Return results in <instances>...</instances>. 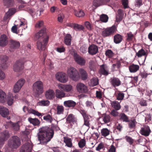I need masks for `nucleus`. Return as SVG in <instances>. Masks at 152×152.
Instances as JSON below:
<instances>
[{
    "mask_svg": "<svg viewBox=\"0 0 152 152\" xmlns=\"http://www.w3.org/2000/svg\"><path fill=\"white\" fill-rule=\"evenodd\" d=\"M54 134L53 130L48 126L43 127L39 129L37 133L38 140L40 141L47 143L53 138Z\"/></svg>",
    "mask_w": 152,
    "mask_h": 152,
    "instance_id": "f257e3e1",
    "label": "nucleus"
},
{
    "mask_svg": "<svg viewBox=\"0 0 152 152\" xmlns=\"http://www.w3.org/2000/svg\"><path fill=\"white\" fill-rule=\"evenodd\" d=\"M35 38L38 39L37 42V47L40 50H44L48 42L49 36L46 32V28H43L37 33Z\"/></svg>",
    "mask_w": 152,
    "mask_h": 152,
    "instance_id": "f03ea898",
    "label": "nucleus"
},
{
    "mask_svg": "<svg viewBox=\"0 0 152 152\" xmlns=\"http://www.w3.org/2000/svg\"><path fill=\"white\" fill-rule=\"evenodd\" d=\"M32 88L33 94L35 97H38L43 92V85L41 81L35 82L33 85Z\"/></svg>",
    "mask_w": 152,
    "mask_h": 152,
    "instance_id": "7ed1b4c3",
    "label": "nucleus"
},
{
    "mask_svg": "<svg viewBox=\"0 0 152 152\" xmlns=\"http://www.w3.org/2000/svg\"><path fill=\"white\" fill-rule=\"evenodd\" d=\"M67 74L69 77L73 80L77 81L80 78L78 71L75 68L70 67L67 69Z\"/></svg>",
    "mask_w": 152,
    "mask_h": 152,
    "instance_id": "20e7f679",
    "label": "nucleus"
},
{
    "mask_svg": "<svg viewBox=\"0 0 152 152\" xmlns=\"http://www.w3.org/2000/svg\"><path fill=\"white\" fill-rule=\"evenodd\" d=\"M8 146L12 149H16L18 148L21 144L20 138L18 136H12L8 141Z\"/></svg>",
    "mask_w": 152,
    "mask_h": 152,
    "instance_id": "39448f33",
    "label": "nucleus"
},
{
    "mask_svg": "<svg viewBox=\"0 0 152 152\" xmlns=\"http://www.w3.org/2000/svg\"><path fill=\"white\" fill-rule=\"evenodd\" d=\"M117 31V28L115 25L104 29L102 32V35L104 37H110L114 35Z\"/></svg>",
    "mask_w": 152,
    "mask_h": 152,
    "instance_id": "423d86ee",
    "label": "nucleus"
},
{
    "mask_svg": "<svg viewBox=\"0 0 152 152\" xmlns=\"http://www.w3.org/2000/svg\"><path fill=\"white\" fill-rule=\"evenodd\" d=\"M25 61L22 59H20L16 61L13 66V70L16 72L22 70L24 67V64Z\"/></svg>",
    "mask_w": 152,
    "mask_h": 152,
    "instance_id": "0eeeda50",
    "label": "nucleus"
},
{
    "mask_svg": "<svg viewBox=\"0 0 152 152\" xmlns=\"http://www.w3.org/2000/svg\"><path fill=\"white\" fill-rule=\"evenodd\" d=\"M56 78L59 81L62 83H66L68 80V77L65 73L59 72L56 75Z\"/></svg>",
    "mask_w": 152,
    "mask_h": 152,
    "instance_id": "6e6552de",
    "label": "nucleus"
},
{
    "mask_svg": "<svg viewBox=\"0 0 152 152\" xmlns=\"http://www.w3.org/2000/svg\"><path fill=\"white\" fill-rule=\"evenodd\" d=\"M25 82V80L23 79H21L18 80L15 83L13 88L15 93L18 92Z\"/></svg>",
    "mask_w": 152,
    "mask_h": 152,
    "instance_id": "1a4fd4ad",
    "label": "nucleus"
},
{
    "mask_svg": "<svg viewBox=\"0 0 152 152\" xmlns=\"http://www.w3.org/2000/svg\"><path fill=\"white\" fill-rule=\"evenodd\" d=\"M9 137L7 131H5L0 134V148L4 144V141L7 140Z\"/></svg>",
    "mask_w": 152,
    "mask_h": 152,
    "instance_id": "9d476101",
    "label": "nucleus"
},
{
    "mask_svg": "<svg viewBox=\"0 0 152 152\" xmlns=\"http://www.w3.org/2000/svg\"><path fill=\"white\" fill-rule=\"evenodd\" d=\"M74 57L75 60L77 64L81 66L85 65L86 62L85 60L78 54L75 53L74 54Z\"/></svg>",
    "mask_w": 152,
    "mask_h": 152,
    "instance_id": "9b49d317",
    "label": "nucleus"
},
{
    "mask_svg": "<svg viewBox=\"0 0 152 152\" xmlns=\"http://www.w3.org/2000/svg\"><path fill=\"white\" fill-rule=\"evenodd\" d=\"M151 132L149 126L147 125H144L141 128L140 131V133L142 135L148 136Z\"/></svg>",
    "mask_w": 152,
    "mask_h": 152,
    "instance_id": "f8f14e48",
    "label": "nucleus"
},
{
    "mask_svg": "<svg viewBox=\"0 0 152 152\" xmlns=\"http://www.w3.org/2000/svg\"><path fill=\"white\" fill-rule=\"evenodd\" d=\"M76 87L77 91L80 93H86L88 91L87 86L84 84L81 83H78Z\"/></svg>",
    "mask_w": 152,
    "mask_h": 152,
    "instance_id": "ddd939ff",
    "label": "nucleus"
},
{
    "mask_svg": "<svg viewBox=\"0 0 152 152\" xmlns=\"http://www.w3.org/2000/svg\"><path fill=\"white\" fill-rule=\"evenodd\" d=\"M110 82L111 84L114 87L118 86L121 85V82L118 77H111Z\"/></svg>",
    "mask_w": 152,
    "mask_h": 152,
    "instance_id": "4468645a",
    "label": "nucleus"
},
{
    "mask_svg": "<svg viewBox=\"0 0 152 152\" xmlns=\"http://www.w3.org/2000/svg\"><path fill=\"white\" fill-rule=\"evenodd\" d=\"M98 47L94 44H91L88 48V52L91 55H95L98 53Z\"/></svg>",
    "mask_w": 152,
    "mask_h": 152,
    "instance_id": "2eb2a0df",
    "label": "nucleus"
},
{
    "mask_svg": "<svg viewBox=\"0 0 152 152\" xmlns=\"http://www.w3.org/2000/svg\"><path fill=\"white\" fill-rule=\"evenodd\" d=\"M8 42L7 37L4 34L1 35L0 37V46L4 47L8 44Z\"/></svg>",
    "mask_w": 152,
    "mask_h": 152,
    "instance_id": "dca6fc26",
    "label": "nucleus"
},
{
    "mask_svg": "<svg viewBox=\"0 0 152 152\" xmlns=\"http://www.w3.org/2000/svg\"><path fill=\"white\" fill-rule=\"evenodd\" d=\"M1 60V66L3 69H5L8 66V64L7 61L8 59V57L6 56H3L0 57Z\"/></svg>",
    "mask_w": 152,
    "mask_h": 152,
    "instance_id": "f3484780",
    "label": "nucleus"
},
{
    "mask_svg": "<svg viewBox=\"0 0 152 152\" xmlns=\"http://www.w3.org/2000/svg\"><path fill=\"white\" fill-rule=\"evenodd\" d=\"M32 147V145L30 143H26L23 145L20 152H31Z\"/></svg>",
    "mask_w": 152,
    "mask_h": 152,
    "instance_id": "a211bd4d",
    "label": "nucleus"
},
{
    "mask_svg": "<svg viewBox=\"0 0 152 152\" xmlns=\"http://www.w3.org/2000/svg\"><path fill=\"white\" fill-rule=\"evenodd\" d=\"M99 72L100 74L105 76H107L109 74L107 67L104 64H102L100 66Z\"/></svg>",
    "mask_w": 152,
    "mask_h": 152,
    "instance_id": "6ab92c4d",
    "label": "nucleus"
},
{
    "mask_svg": "<svg viewBox=\"0 0 152 152\" xmlns=\"http://www.w3.org/2000/svg\"><path fill=\"white\" fill-rule=\"evenodd\" d=\"M100 121L99 123L101 124L107 123L110 122V117L107 115H105L100 118Z\"/></svg>",
    "mask_w": 152,
    "mask_h": 152,
    "instance_id": "aec40b11",
    "label": "nucleus"
},
{
    "mask_svg": "<svg viewBox=\"0 0 152 152\" xmlns=\"http://www.w3.org/2000/svg\"><path fill=\"white\" fill-rule=\"evenodd\" d=\"M9 113V111L7 108L3 106H0V114L2 116L6 117Z\"/></svg>",
    "mask_w": 152,
    "mask_h": 152,
    "instance_id": "412c9836",
    "label": "nucleus"
},
{
    "mask_svg": "<svg viewBox=\"0 0 152 152\" xmlns=\"http://www.w3.org/2000/svg\"><path fill=\"white\" fill-rule=\"evenodd\" d=\"M79 71L82 79L84 80H86L88 78V75L86 70L82 68H80L79 69Z\"/></svg>",
    "mask_w": 152,
    "mask_h": 152,
    "instance_id": "4be33fe9",
    "label": "nucleus"
},
{
    "mask_svg": "<svg viewBox=\"0 0 152 152\" xmlns=\"http://www.w3.org/2000/svg\"><path fill=\"white\" fill-rule=\"evenodd\" d=\"M77 104L75 101L72 100H69L65 101L64 102V105L69 107H74Z\"/></svg>",
    "mask_w": 152,
    "mask_h": 152,
    "instance_id": "5701e85b",
    "label": "nucleus"
},
{
    "mask_svg": "<svg viewBox=\"0 0 152 152\" xmlns=\"http://www.w3.org/2000/svg\"><path fill=\"white\" fill-rule=\"evenodd\" d=\"M66 120V121L69 123H76L77 121L76 117L72 114H70L68 115Z\"/></svg>",
    "mask_w": 152,
    "mask_h": 152,
    "instance_id": "b1692460",
    "label": "nucleus"
},
{
    "mask_svg": "<svg viewBox=\"0 0 152 152\" xmlns=\"http://www.w3.org/2000/svg\"><path fill=\"white\" fill-rule=\"evenodd\" d=\"M46 98L48 99H53L55 97V93L54 91L51 89H49L45 93Z\"/></svg>",
    "mask_w": 152,
    "mask_h": 152,
    "instance_id": "393cba45",
    "label": "nucleus"
},
{
    "mask_svg": "<svg viewBox=\"0 0 152 152\" xmlns=\"http://www.w3.org/2000/svg\"><path fill=\"white\" fill-rule=\"evenodd\" d=\"M59 88L62 89L64 91L69 92L72 89V86L71 85H64L61 84L58 86Z\"/></svg>",
    "mask_w": 152,
    "mask_h": 152,
    "instance_id": "a878e982",
    "label": "nucleus"
},
{
    "mask_svg": "<svg viewBox=\"0 0 152 152\" xmlns=\"http://www.w3.org/2000/svg\"><path fill=\"white\" fill-rule=\"evenodd\" d=\"M140 68L139 65L132 64L129 66V71L131 73H134L138 71Z\"/></svg>",
    "mask_w": 152,
    "mask_h": 152,
    "instance_id": "bb28decb",
    "label": "nucleus"
},
{
    "mask_svg": "<svg viewBox=\"0 0 152 152\" xmlns=\"http://www.w3.org/2000/svg\"><path fill=\"white\" fill-rule=\"evenodd\" d=\"M10 47L11 48L16 49L18 48L20 46V43L19 42L13 40H11L10 41Z\"/></svg>",
    "mask_w": 152,
    "mask_h": 152,
    "instance_id": "cd10ccee",
    "label": "nucleus"
},
{
    "mask_svg": "<svg viewBox=\"0 0 152 152\" xmlns=\"http://www.w3.org/2000/svg\"><path fill=\"white\" fill-rule=\"evenodd\" d=\"M72 38V36L70 34H66L64 38V43L66 45L68 46L71 45Z\"/></svg>",
    "mask_w": 152,
    "mask_h": 152,
    "instance_id": "c85d7f7f",
    "label": "nucleus"
},
{
    "mask_svg": "<svg viewBox=\"0 0 152 152\" xmlns=\"http://www.w3.org/2000/svg\"><path fill=\"white\" fill-rule=\"evenodd\" d=\"M28 119L29 122L34 126H39L40 124L39 121L37 118H28Z\"/></svg>",
    "mask_w": 152,
    "mask_h": 152,
    "instance_id": "c756f323",
    "label": "nucleus"
},
{
    "mask_svg": "<svg viewBox=\"0 0 152 152\" xmlns=\"http://www.w3.org/2000/svg\"><path fill=\"white\" fill-rule=\"evenodd\" d=\"M64 142L66 144V145L69 148L72 146V140L71 138L68 137H64Z\"/></svg>",
    "mask_w": 152,
    "mask_h": 152,
    "instance_id": "7c9ffc66",
    "label": "nucleus"
},
{
    "mask_svg": "<svg viewBox=\"0 0 152 152\" xmlns=\"http://www.w3.org/2000/svg\"><path fill=\"white\" fill-rule=\"evenodd\" d=\"M122 39V36L121 35L117 34L114 37V42L116 44H118L121 42Z\"/></svg>",
    "mask_w": 152,
    "mask_h": 152,
    "instance_id": "2f4dec72",
    "label": "nucleus"
},
{
    "mask_svg": "<svg viewBox=\"0 0 152 152\" xmlns=\"http://www.w3.org/2000/svg\"><path fill=\"white\" fill-rule=\"evenodd\" d=\"M4 5L7 7H12L14 3V0H3Z\"/></svg>",
    "mask_w": 152,
    "mask_h": 152,
    "instance_id": "473e14b6",
    "label": "nucleus"
},
{
    "mask_svg": "<svg viewBox=\"0 0 152 152\" xmlns=\"http://www.w3.org/2000/svg\"><path fill=\"white\" fill-rule=\"evenodd\" d=\"M112 107L116 110H119L121 108V105L117 101H114L111 103Z\"/></svg>",
    "mask_w": 152,
    "mask_h": 152,
    "instance_id": "72a5a7b5",
    "label": "nucleus"
},
{
    "mask_svg": "<svg viewBox=\"0 0 152 152\" xmlns=\"http://www.w3.org/2000/svg\"><path fill=\"white\" fill-rule=\"evenodd\" d=\"M118 14L116 17V20L121 21L123 18L124 15V12L122 10L119 9L118 11Z\"/></svg>",
    "mask_w": 152,
    "mask_h": 152,
    "instance_id": "f704fd0d",
    "label": "nucleus"
},
{
    "mask_svg": "<svg viewBox=\"0 0 152 152\" xmlns=\"http://www.w3.org/2000/svg\"><path fill=\"white\" fill-rule=\"evenodd\" d=\"M56 111V114L57 115L63 114L64 111V107L62 105H57Z\"/></svg>",
    "mask_w": 152,
    "mask_h": 152,
    "instance_id": "c9c22d12",
    "label": "nucleus"
},
{
    "mask_svg": "<svg viewBox=\"0 0 152 152\" xmlns=\"http://www.w3.org/2000/svg\"><path fill=\"white\" fill-rule=\"evenodd\" d=\"M56 96L57 98L61 99L62 98L64 97L65 96V93L59 90H56Z\"/></svg>",
    "mask_w": 152,
    "mask_h": 152,
    "instance_id": "e433bc0d",
    "label": "nucleus"
},
{
    "mask_svg": "<svg viewBox=\"0 0 152 152\" xmlns=\"http://www.w3.org/2000/svg\"><path fill=\"white\" fill-rule=\"evenodd\" d=\"M73 13L76 16L78 17H83L85 15V13L82 10H79L78 11H77L75 10Z\"/></svg>",
    "mask_w": 152,
    "mask_h": 152,
    "instance_id": "4c0bfd02",
    "label": "nucleus"
},
{
    "mask_svg": "<svg viewBox=\"0 0 152 152\" xmlns=\"http://www.w3.org/2000/svg\"><path fill=\"white\" fill-rule=\"evenodd\" d=\"M119 119L123 122H129L128 117L124 113H121L119 115Z\"/></svg>",
    "mask_w": 152,
    "mask_h": 152,
    "instance_id": "58836bf2",
    "label": "nucleus"
},
{
    "mask_svg": "<svg viewBox=\"0 0 152 152\" xmlns=\"http://www.w3.org/2000/svg\"><path fill=\"white\" fill-rule=\"evenodd\" d=\"M110 131L107 128H103L101 129V135L106 137L110 134Z\"/></svg>",
    "mask_w": 152,
    "mask_h": 152,
    "instance_id": "ea45409f",
    "label": "nucleus"
},
{
    "mask_svg": "<svg viewBox=\"0 0 152 152\" xmlns=\"http://www.w3.org/2000/svg\"><path fill=\"white\" fill-rule=\"evenodd\" d=\"M50 104V102L48 100H42L38 103V105L40 106H48Z\"/></svg>",
    "mask_w": 152,
    "mask_h": 152,
    "instance_id": "a19ab883",
    "label": "nucleus"
},
{
    "mask_svg": "<svg viewBox=\"0 0 152 152\" xmlns=\"http://www.w3.org/2000/svg\"><path fill=\"white\" fill-rule=\"evenodd\" d=\"M106 56L108 58H111L113 57L114 55V53L110 49H107L105 52Z\"/></svg>",
    "mask_w": 152,
    "mask_h": 152,
    "instance_id": "79ce46f5",
    "label": "nucleus"
},
{
    "mask_svg": "<svg viewBox=\"0 0 152 152\" xmlns=\"http://www.w3.org/2000/svg\"><path fill=\"white\" fill-rule=\"evenodd\" d=\"M115 96L117 100H122L123 99L124 97V94L121 92H119L116 94Z\"/></svg>",
    "mask_w": 152,
    "mask_h": 152,
    "instance_id": "37998d69",
    "label": "nucleus"
},
{
    "mask_svg": "<svg viewBox=\"0 0 152 152\" xmlns=\"http://www.w3.org/2000/svg\"><path fill=\"white\" fill-rule=\"evenodd\" d=\"M108 19V16L105 14H102L100 16V20L102 22L106 23L107 22Z\"/></svg>",
    "mask_w": 152,
    "mask_h": 152,
    "instance_id": "c03bdc74",
    "label": "nucleus"
},
{
    "mask_svg": "<svg viewBox=\"0 0 152 152\" xmlns=\"http://www.w3.org/2000/svg\"><path fill=\"white\" fill-rule=\"evenodd\" d=\"M13 96L9 94L7 96V103L9 106L11 105L13 103Z\"/></svg>",
    "mask_w": 152,
    "mask_h": 152,
    "instance_id": "a18cd8bd",
    "label": "nucleus"
},
{
    "mask_svg": "<svg viewBox=\"0 0 152 152\" xmlns=\"http://www.w3.org/2000/svg\"><path fill=\"white\" fill-rule=\"evenodd\" d=\"M6 95L5 93L0 89V100L2 102H4L6 99Z\"/></svg>",
    "mask_w": 152,
    "mask_h": 152,
    "instance_id": "49530a36",
    "label": "nucleus"
},
{
    "mask_svg": "<svg viewBox=\"0 0 152 152\" xmlns=\"http://www.w3.org/2000/svg\"><path fill=\"white\" fill-rule=\"evenodd\" d=\"M136 55L138 57H140L142 56H146V53L145 50L142 48L138 52L136 53Z\"/></svg>",
    "mask_w": 152,
    "mask_h": 152,
    "instance_id": "de8ad7c7",
    "label": "nucleus"
},
{
    "mask_svg": "<svg viewBox=\"0 0 152 152\" xmlns=\"http://www.w3.org/2000/svg\"><path fill=\"white\" fill-rule=\"evenodd\" d=\"M91 81V85L93 86L97 85L99 83V80L97 77L93 78Z\"/></svg>",
    "mask_w": 152,
    "mask_h": 152,
    "instance_id": "09e8293b",
    "label": "nucleus"
},
{
    "mask_svg": "<svg viewBox=\"0 0 152 152\" xmlns=\"http://www.w3.org/2000/svg\"><path fill=\"white\" fill-rule=\"evenodd\" d=\"M86 140L85 139H81L78 142V145L79 148H82L86 145Z\"/></svg>",
    "mask_w": 152,
    "mask_h": 152,
    "instance_id": "8fccbe9b",
    "label": "nucleus"
},
{
    "mask_svg": "<svg viewBox=\"0 0 152 152\" xmlns=\"http://www.w3.org/2000/svg\"><path fill=\"white\" fill-rule=\"evenodd\" d=\"M103 4L102 0H94L93 5L95 7H98Z\"/></svg>",
    "mask_w": 152,
    "mask_h": 152,
    "instance_id": "3c124183",
    "label": "nucleus"
},
{
    "mask_svg": "<svg viewBox=\"0 0 152 152\" xmlns=\"http://www.w3.org/2000/svg\"><path fill=\"white\" fill-rule=\"evenodd\" d=\"M43 119L47 121L50 123H52L53 119L52 117L49 114H47L43 117Z\"/></svg>",
    "mask_w": 152,
    "mask_h": 152,
    "instance_id": "603ef678",
    "label": "nucleus"
},
{
    "mask_svg": "<svg viewBox=\"0 0 152 152\" xmlns=\"http://www.w3.org/2000/svg\"><path fill=\"white\" fill-rule=\"evenodd\" d=\"M31 113L35 115L38 116L39 118L41 117L44 115L43 114L40 113L38 112L37 111H36V110L34 109H32L31 110Z\"/></svg>",
    "mask_w": 152,
    "mask_h": 152,
    "instance_id": "864d4df0",
    "label": "nucleus"
},
{
    "mask_svg": "<svg viewBox=\"0 0 152 152\" xmlns=\"http://www.w3.org/2000/svg\"><path fill=\"white\" fill-rule=\"evenodd\" d=\"M129 127L130 128H133L135 126V123L136 122V120L133 119V120L129 121Z\"/></svg>",
    "mask_w": 152,
    "mask_h": 152,
    "instance_id": "5fc2aeb1",
    "label": "nucleus"
},
{
    "mask_svg": "<svg viewBox=\"0 0 152 152\" xmlns=\"http://www.w3.org/2000/svg\"><path fill=\"white\" fill-rule=\"evenodd\" d=\"M125 139L130 145H132L134 142V139L129 136H126L125 137Z\"/></svg>",
    "mask_w": 152,
    "mask_h": 152,
    "instance_id": "6e6d98bb",
    "label": "nucleus"
},
{
    "mask_svg": "<svg viewBox=\"0 0 152 152\" xmlns=\"http://www.w3.org/2000/svg\"><path fill=\"white\" fill-rule=\"evenodd\" d=\"M35 26L37 28H40L41 27L45 28L44 27V22L43 21L40 20L37 22Z\"/></svg>",
    "mask_w": 152,
    "mask_h": 152,
    "instance_id": "4d7b16f0",
    "label": "nucleus"
},
{
    "mask_svg": "<svg viewBox=\"0 0 152 152\" xmlns=\"http://www.w3.org/2000/svg\"><path fill=\"white\" fill-rule=\"evenodd\" d=\"M134 37V35L131 32L128 33L127 34L126 40L129 41H131L133 39Z\"/></svg>",
    "mask_w": 152,
    "mask_h": 152,
    "instance_id": "13d9d810",
    "label": "nucleus"
},
{
    "mask_svg": "<svg viewBox=\"0 0 152 152\" xmlns=\"http://www.w3.org/2000/svg\"><path fill=\"white\" fill-rule=\"evenodd\" d=\"M104 145L102 142H100L99 144L97 147L96 148V150L98 151H99L101 150L104 148Z\"/></svg>",
    "mask_w": 152,
    "mask_h": 152,
    "instance_id": "bf43d9fd",
    "label": "nucleus"
},
{
    "mask_svg": "<svg viewBox=\"0 0 152 152\" xmlns=\"http://www.w3.org/2000/svg\"><path fill=\"white\" fill-rule=\"evenodd\" d=\"M74 29L76 31L81 30L83 29V27L81 25L75 23L74 24Z\"/></svg>",
    "mask_w": 152,
    "mask_h": 152,
    "instance_id": "052dcab7",
    "label": "nucleus"
},
{
    "mask_svg": "<svg viewBox=\"0 0 152 152\" xmlns=\"http://www.w3.org/2000/svg\"><path fill=\"white\" fill-rule=\"evenodd\" d=\"M142 5V0H135V6L138 8Z\"/></svg>",
    "mask_w": 152,
    "mask_h": 152,
    "instance_id": "680f3d73",
    "label": "nucleus"
},
{
    "mask_svg": "<svg viewBox=\"0 0 152 152\" xmlns=\"http://www.w3.org/2000/svg\"><path fill=\"white\" fill-rule=\"evenodd\" d=\"M19 122L16 123H14L12 124V127L13 129L15 131H18L19 129L20 126L19 125Z\"/></svg>",
    "mask_w": 152,
    "mask_h": 152,
    "instance_id": "e2e57ef3",
    "label": "nucleus"
},
{
    "mask_svg": "<svg viewBox=\"0 0 152 152\" xmlns=\"http://www.w3.org/2000/svg\"><path fill=\"white\" fill-rule=\"evenodd\" d=\"M84 119V125L88 127V128H90V124L89 123V120L88 116L86 118H83Z\"/></svg>",
    "mask_w": 152,
    "mask_h": 152,
    "instance_id": "0e129e2a",
    "label": "nucleus"
},
{
    "mask_svg": "<svg viewBox=\"0 0 152 152\" xmlns=\"http://www.w3.org/2000/svg\"><path fill=\"white\" fill-rule=\"evenodd\" d=\"M116 110L114 109H113L111 111L110 114L112 116L114 117H116L118 116L119 113Z\"/></svg>",
    "mask_w": 152,
    "mask_h": 152,
    "instance_id": "69168bd1",
    "label": "nucleus"
},
{
    "mask_svg": "<svg viewBox=\"0 0 152 152\" xmlns=\"http://www.w3.org/2000/svg\"><path fill=\"white\" fill-rule=\"evenodd\" d=\"M80 113L83 115V118H86L88 116V115L86 113V111L85 110H80Z\"/></svg>",
    "mask_w": 152,
    "mask_h": 152,
    "instance_id": "338daca9",
    "label": "nucleus"
},
{
    "mask_svg": "<svg viewBox=\"0 0 152 152\" xmlns=\"http://www.w3.org/2000/svg\"><path fill=\"white\" fill-rule=\"evenodd\" d=\"M64 18V15L63 14H61L58 15V20L59 22H61Z\"/></svg>",
    "mask_w": 152,
    "mask_h": 152,
    "instance_id": "774afa93",
    "label": "nucleus"
}]
</instances>
